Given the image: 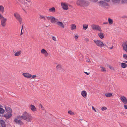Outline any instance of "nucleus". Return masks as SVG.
<instances>
[{"instance_id":"45","label":"nucleus","mask_w":127,"mask_h":127,"mask_svg":"<svg viewBox=\"0 0 127 127\" xmlns=\"http://www.w3.org/2000/svg\"><path fill=\"white\" fill-rule=\"evenodd\" d=\"M124 107L125 109H127V105H124Z\"/></svg>"},{"instance_id":"34","label":"nucleus","mask_w":127,"mask_h":127,"mask_svg":"<svg viewBox=\"0 0 127 127\" xmlns=\"http://www.w3.org/2000/svg\"><path fill=\"white\" fill-rule=\"evenodd\" d=\"M100 68H101V70L103 71H106V69L105 68L103 67L102 66H100Z\"/></svg>"},{"instance_id":"1","label":"nucleus","mask_w":127,"mask_h":127,"mask_svg":"<svg viewBox=\"0 0 127 127\" xmlns=\"http://www.w3.org/2000/svg\"><path fill=\"white\" fill-rule=\"evenodd\" d=\"M19 118H22L23 119L29 122L31 121L32 118V117L31 114L26 112H24L22 116H18L17 117V118L18 119Z\"/></svg>"},{"instance_id":"16","label":"nucleus","mask_w":127,"mask_h":127,"mask_svg":"<svg viewBox=\"0 0 127 127\" xmlns=\"http://www.w3.org/2000/svg\"><path fill=\"white\" fill-rule=\"evenodd\" d=\"M87 93L85 91H83L81 92V95L84 98H86L87 97Z\"/></svg>"},{"instance_id":"28","label":"nucleus","mask_w":127,"mask_h":127,"mask_svg":"<svg viewBox=\"0 0 127 127\" xmlns=\"http://www.w3.org/2000/svg\"><path fill=\"white\" fill-rule=\"evenodd\" d=\"M112 95V94L110 93H107L105 94V96L107 97H110Z\"/></svg>"},{"instance_id":"18","label":"nucleus","mask_w":127,"mask_h":127,"mask_svg":"<svg viewBox=\"0 0 127 127\" xmlns=\"http://www.w3.org/2000/svg\"><path fill=\"white\" fill-rule=\"evenodd\" d=\"M30 108L32 111H35L36 110V109L34 105L32 104L30 106Z\"/></svg>"},{"instance_id":"44","label":"nucleus","mask_w":127,"mask_h":127,"mask_svg":"<svg viewBox=\"0 0 127 127\" xmlns=\"http://www.w3.org/2000/svg\"><path fill=\"white\" fill-rule=\"evenodd\" d=\"M91 0L94 2H96L98 1V0Z\"/></svg>"},{"instance_id":"30","label":"nucleus","mask_w":127,"mask_h":127,"mask_svg":"<svg viewBox=\"0 0 127 127\" xmlns=\"http://www.w3.org/2000/svg\"><path fill=\"white\" fill-rule=\"evenodd\" d=\"M108 22L109 24L110 25L112 24L113 23V21L112 19H111L110 18H108Z\"/></svg>"},{"instance_id":"48","label":"nucleus","mask_w":127,"mask_h":127,"mask_svg":"<svg viewBox=\"0 0 127 127\" xmlns=\"http://www.w3.org/2000/svg\"><path fill=\"white\" fill-rule=\"evenodd\" d=\"M41 108L43 110H44V108L43 106L41 107Z\"/></svg>"},{"instance_id":"42","label":"nucleus","mask_w":127,"mask_h":127,"mask_svg":"<svg viewBox=\"0 0 127 127\" xmlns=\"http://www.w3.org/2000/svg\"><path fill=\"white\" fill-rule=\"evenodd\" d=\"M32 78H33L36 77V76L35 75H33L32 76Z\"/></svg>"},{"instance_id":"5","label":"nucleus","mask_w":127,"mask_h":127,"mask_svg":"<svg viewBox=\"0 0 127 127\" xmlns=\"http://www.w3.org/2000/svg\"><path fill=\"white\" fill-rule=\"evenodd\" d=\"M14 15L16 19L19 21L21 24L22 23V19L20 15L18 13L16 12L14 13Z\"/></svg>"},{"instance_id":"27","label":"nucleus","mask_w":127,"mask_h":127,"mask_svg":"<svg viewBox=\"0 0 127 127\" xmlns=\"http://www.w3.org/2000/svg\"><path fill=\"white\" fill-rule=\"evenodd\" d=\"M2 106L1 105H0V113L3 114L4 112V110L3 108H1Z\"/></svg>"},{"instance_id":"10","label":"nucleus","mask_w":127,"mask_h":127,"mask_svg":"<svg viewBox=\"0 0 127 127\" xmlns=\"http://www.w3.org/2000/svg\"><path fill=\"white\" fill-rule=\"evenodd\" d=\"M41 53L44 55V56L46 57H47L49 55V54L47 53V52L45 49H42L41 51Z\"/></svg>"},{"instance_id":"31","label":"nucleus","mask_w":127,"mask_h":127,"mask_svg":"<svg viewBox=\"0 0 127 127\" xmlns=\"http://www.w3.org/2000/svg\"><path fill=\"white\" fill-rule=\"evenodd\" d=\"M68 114H70L71 115H74V113L71 110L68 111Z\"/></svg>"},{"instance_id":"47","label":"nucleus","mask_w":127,"mask_h":127,"mask_svg":"<svg viewBox=\"0 0 127 127\" xmlns=\"http://www.w3.org/2000/svg\"><path fill=\"white\" fill-rule=\"evenodd\" d=\"M85 73H86V74H87V75H88L90 73H88L87 72H85Z\"/></svg>"},{"instance_id":"51","label":"nucleus","mask_w":127,"mask_h":127,"mask_svg":"<svg viewBox=\"0 0 127 127\" xmlns=\"http://www.w3.org/2000/svg\"><path fill=\"white\" fill-rule=\"evenodd\" d=\"M113 46H112L111 47H110L109 48L110 49H112L113 48Z\"/></svg>"},{"instance_id":"52","label":"nucleus","mask_w":127,"mask_h":127,"mask_svg":"<svg viewBox=\"0 0 127 127\" xmlns=\"http://www.w3.org/2000/svg\"><path fill=\"white\" fill-rule=\"evenodd\" d=\"M23 26H22V28H21V31H22V30H23Z\"/></svg>"},{"instance_id":"49","label":"nucleus","mask_w":127,"mask_h":127,"mask_svg":"<svg viewBox=\"0 0 127 127\" xmlns=\"http://www.w3.org/2000/svg\"><path fill=\"white\" fill-rule=\"evenodd\" d=\"M22 31H21L20 35H22L23 34V32H22Z\"/></svg>"},{"instance_id":"41","label":"nucleus","mask_w":127,"mask_h":127,"mask_svg":"<svg viewBox=\"0 0 127 127\" xmlns=\"http://www.w3.org/2000/svg\"><path fill=\"white\" fill-rule=\"evenodd\" d=\"M74 37L75 39H78V36L77 35H75L74 36Z\"/></svg>"},{"instance_id":"46","label":"nucleus","mask_w":127,"mask_h":127,"mask_svg":"<svg viewBox=\"0 0 127 127\" xmlns=\"http://www.w3.org/2000/svg\"><path fill=\"white\" fill-rule=\"evenodd\" d=\"M103 24H108V23L107 22H103Z\"/></svg>"},{"instance_id":"29","label":"nucleus","mask_w":127,"mask_h":127,"mask_svg":"<svg viewBox=\"0 0 127 127\" xmlns=\"http://www.w3.org/2000/svg\"><path fill=\"white\" fill-rule=\"evenodd\" d=\"M99 37L101 39H102L104 37L103 34L102 33H100L98 34Z\"/></svg>"},{"instance_id":"13","label":"nucleus","mask_w":127,"mask_h":127,"mask_svg":"<svg viewBox=\"0 0 127 127\" xmlns=\"http://www.w3.org/2000/svg\"><path fill=\"white\" fill-rule=\"evenodd\" d=\"M120 99L121 101L124 104H126L127 103V99L124 96H121L120 97Z\"/></svg>"},{"instance_id":"20","label":"nucleus","mask_w":127,"mask_h":127,"mask_svg":"<svg viewBox=\"0 0 127 127\" xmlns=\"http://www.w3.org/2000/svg\"><path fill=\"white\" fill-rule=\"evenodd\" d=\"M56 68L58 71H60L61 70L62 68L61 65L60 64H58Z\"/></svg>"},{"instance_id":"55","label":"nucleus","mask_w":127,"mask_h":127,"mask_svg":"<svg viewBox=\"0 0 127 127\" xmlns=\"http://www.w3.org/2000/svg\"><path fill=\"white\" fill-rule=\"evenodd\" d=\"M121 114H123V113H122V112H121Z\"/></svg>"},{"instance_id":"9","label":"nucleus","mask_w":127,"mask_h":127,"mask_svg":"<svg viewBox=\"0 0 127 127\" xmlns=\"http://www.w3.org/2000/svg\"><path fill=\"white\" fill-rule=\"evenodd\" d=\"M123 50L126 52L127 51V41H124L122 45Z\"/></svg>"},{"instance_id":"50","label":"nucleus","mask_w":127,"mask_h":127,"mask_svg":"<svg viewBox=\"0 0 127 127\" xmlns=\"http://www.w3.org/2000/svg\"><path fill=\"white\" fill-rule=\"evenodd\" d=\"M42 105L41 104H39V106H40V107H42Z\"/></svg>"},{"instance_id":"3","label":"nucleus","mask_w":127,"mask_h":127,"mask_svg":"<svg viewBox=\"0 0 127 127\" xmlns=\"http://www.w3.org/2000/svg\"><path fill=\"white\" fill-rule=\"evenodd\" d=\"M0 19L1 20V25L2 27H5L6 25L5 22L7 19L6 18H4L1 13H0Z\"/></svg>"},{"instance_id":"33","label":"nucleus","mask_w":127,"mask_h":127,"mask_svg":"<svg viewBox=\"0 0 127 127\" xmlns=\"http://www.w3.org/2000/svg\"><path fill=\"white\" fill-rule=\"evenodd\" d=\"M83 29L86 30L88 28V25H83Z\"/></svg>"},{"instance_id":"36","label":"nucleus","mask_w":127,"mask_h":127,"mask_svg":"<svg viewBox=\"0 0 127 127\" xmlns=\"http://www.w3.org/2000/svg\"><path fill=\"white\" fill-rule=\"evenodd\" d=\"M123 57L126 60H127V55L124 54L123 55Z\"/></svg>"},{"instance_id":"32","label":"nucleus","mask_w":127,"mask_h":127,"mask_svg":"<svg viewBox=\"0 0 127 127\" xmlns=\"http://www.w3.org/2000/svg\"><path fill=\"white\" fill-rule=\"evenodd\" d=\"M120 0H112L113 2L114 3H119Z\"/></svg>"},{"instance_id":"2","label":"nucleus","mask_w":127,"mask_h":127,"mask_svg":"<svg viewBox=\"0 0 127 127\" xmlns=\"http://www.w3.org/2000/svg\"><path fill=\"white\" fill-rule=\"evenodd\" d=\"M77 4L78 5L86 7L89 5V3L88 1L84 0H78Z\"/></svg>"},{"instance_id":"24","label":"nucleus","mask_w":127,"mask_h":127,"mask_svg":"<svg viewBox=\"0 0 127 127\" xmlns=\"http://www.w3.org/2000/svg\"><path fill=\"white\" fill-rule=\"evenodd\" d=\"M22 52L21 51H19L18 52H16L14 54V56H19L21 54Z\"/></svg>"},{"instance_id":"38","label":"nucleus","mask_w":127,"mask_h":127,"mask_svg":"<svg viewBox=\"0 0 127 127\" xmlns=\"http://www.w3.org/2000/svg\"><path fill=\"white\" fill-rule=\"evenodd\" d=\"M101 110L102 111H103L104 110H105L107 109V108L105 106H104L101 108Z\"/></svg>"},{"instance_id":"21","label":"nucleus","mask_w":127,"mask_h":127,"mask_svg":"<svg viewBox=\"0 0 127 127\" xmlns=\"http://www.w3.org/2000/svg\"><path fill=\"white\" fill-rule=\"evenodd\" d=\"M76 26L75 24H72L71 25V29L72 30H75L76 29Z\"/></svg>"},{"instance_id":"6","label":"nucleus","mask_w":127,"mask_h":127,"mask_svg":"<svg viewBox=\"0 0 127 127\" xmlns=\"http://www.w3.org/2000/svg\"><path fill=\"white\" fill-rule=\"evenodd\" d=\"M91 27L94 30H95L100 32H101L102 31L100 27L97 25L94 24H92L91 25Z\"/></svg>"},{"instance_id":"43","label":"nucleus","mask_w":127,"mask_h":127,"mask_svg":"<svg viewBox=\"0 0 127 127\" xmlns=\"http://www.w3.org/2000/svg\"><path fill=\"white\" fill-rule=\"evenodd\" d=\"M92 109L93 110H94L95 112H96V111L95 110V108L93 106L92 107Z\"/></svg>"},{"instance_id":"11","label":"nucleus","mask_w":127,"mask_h":127,"mask_svg":"<svg viewBox=\"0 0 127 127\" xmlns=\"http://www.w3.org/2000/svg\"><path fill=\"white\" fill-rule=\"evenodd\" d=\"M21 118H19L18 119L17 118V119H14V121L15 123L16 124H18L19 125H21L22 124V123L21 121V120H20V119Z\"/></svg>"},{"instance_id":"4","label":"nucleus","mask_w":127,"mask_h":127,"mask_svg":"<svg viewBox=\"0 0 127 127\" xmlns=\"http://www.w3.org/2000/svg\"><path fill=\"white\" fill-rule=\"evenodd\" d=\"M46 18L48 20H50V22L52 23L56 24L58 20L53 16H48Z\"/></svg>"},{"instance_id":"53","label":"nucleus","mask_w":127,"mask_h":127,"mask_svg":"<svg viewBox=\"0 0 127 127\" xmlns=\"http://www.w3.org/2000/svg\"><path fill=\"white\" fill-rule=\"evenodd\" d=\"M103 46H104L105 47L107 46L106 45V44H104Z\"/></svg>"},{"instance_id":"37","label":"nucleus","mask_w":127,"mask_h":127,"mask_svg":"<svg viewBox=\"0 0 127 127\" xmlns=\"http://www.w3.org/2000/svg\"><path fill=\"white\" fill-rule=\"evenodd\" d=\"M40 18L41 19H43L44 20L46 19L45 17L43 15H41L40 16Z\"/></svg>"},{"instance_id":"26","label":"nucleus","mask_w":127,"mask_h":127,"mask_svg":"<svg viewBox=\"0 0 127 127\" xmlns=\"http://www.w3.org/2000/svg\"><path fill=\"white\" fill-rule=\"evenodd\" d=\"M49 12H55V8L54 7H52V8L49 9Z\"/></svg>"},{"instance_id":"19","label":"nucleus","mask_w":127,"mask_h":127,"mask_svg":"<svg viewBox=\"0 0 127 127\" xmlns=\"http://www.w3.org/2000/svg\"><path fill=\"white\" fill-rule=\"evenodd\" d=\"M0 124L2 127H5L6 125L5 124V122L4 120H1L0 122Z\"/></svg>"},{"instance_id":"39","label":"nucleus","mask_w":127,"mask_h":127,"mask_svg":"<svg viewBox=\"0 0 127 127\" xmlns=\"http://www.w3.org/2000/svg\"><path fill=\"white\" fill-rule=\"evenodd\" d=\"M86 61L88 62H90V60L88 58H86Z\"/></svg>"},{"instance_id":"23","label":"nucleus","mask_w":127,"mask_h":127,"mask_svg":"<svg viewBox=\"0 0 127 127\" xmlns=\"http://www.w3.org/2000/svg\"><path fill=\"white\" fill-rule=\"evenodd\" d=\"M4 11V9L2 5H0V12L2 13H3Z\"/></svg>"},{"instance_id":"17","label":"nucleus","mask_w":127,"mask_h":127,"mask_svg":"<svg viewBox=\"0 0 127 127\" xmlns=\"http://www.w3.org/2000/svg\"><path fill=\"white\" fill-rule=\"evenodd\" d=\"M5 109L6 111L8 113H11L12 112L11 109L8 107H5Z\"/></svg>"},{"instance_id":"8","label":"nucleus","mask_w":127,"mask_h":127,"mask_svg":"<svg viewBox=\"0 0 127 127\" xmlns=\"http://www.w3.org/2000/svg\"><path fill=\"white\" fill-rule=\"evenodd\" d=\"M98 3L99 6L102 7H105L108 6V4L107 3L102 1L99 2Z\"/></svg>"},{"instance_id":"14","label":"nucleus","mask_w":127,"mask_h":127,"mask_svg":"<svg viewBox=\"0 0 127 127\" xmlns=\"http://www.w3.org/2000/svg\"><path fill=\"white\" fill-rule=\"evenodd\" d=\"M22 75L26 78H29L32 76V75L28 73H24Z\"/></svg>"},{"instance_id":"15","label":"nucleus","mask_w":127,"mask_h":127,"mask_svg":"<svg viewBox=\"0 0 127 127\" xmlns=\"http://www.w3.org/2000/svg\"><path fill=\"white\" fill-rule=\"evenodd\" d=\"M61 6L64 10H67L68 8V7L67 5L64 3H61Z\"/></svg>"},{"instance_id":"40","label":"nucleus","mask_w":127,"mask_h":127,"mask_svg":"<svg viewBox=\"0 0 127 127\" xmlns=\"http://www.w3.org/2000/svg\"><path fill=\"white\" fill-rule=\"evenodd\" d=\"M108 67L111 69H112L113 68V67L110 65H109L108 66Z\"/></svg>"},{"instance_id":"35","label":"nucleus","mask_w":127,"mask_h":127,"mask_svg":"<svg viewBox=\"0 0 127 127\" xmlns=\"http://www.w3.org/2000/svg\"><path fill=\"white\" fill-rule=\"evenodd\" d=\"M52 39L55 41H57L56 40V37L54 36H53L51 37Z\"/></svg>"},{"instance_id":"57","label":"nucleus","mask_w":127,"mask_h":127,"mask_svg":"<svg viewBox=\"0 0 127 127\" xmlns=\"http://www.w3.org/2000/svg\"><path fill=\"white\" fill-rule=\"evenodd\" d=\"M87 41H88V40H87Z\"/></svg>"},{"instance_id":"12","label":"nucleus","mask_w":127,"mask_h":127,"mask_svg":"<svg viewBox=\"0 0 127 127\" xmlns=\"http://www.w3.org/2000/svg\"><path fill=\"white\" fill-rule=\"evenodd\" d=\"M56 24L58 26H60L61 27L64 28V26L63 23L61 22H60L58 20Z\"/></svg>"},{"instance_id":"7","label":"nucleus","mask_w":127,"mask_h":127,"mask_svg":"<svg viewBox=\"0 0 127 127\" xmlns=\"http://www.w3.org/2000/svg\"><path fill=\"white\" fill-rule=\"evenodd\" d=\"M94 42L95 44L99 47H101L103 46V43L100 40H94Z\"/></svg>"},{"instance_id":"54","label":"nucleus","mask_w":127,"mask_h":127,"mask_svg":"<svg viewBox=\"0 0 127 127\" xmlns=\"http://www.w3.org/2000/svg\"><path fill=\"white\" fill-rule=\"evenodd\" d=\"M125 62V63H127V61H125V62Z\"/></svg>"},{"instance_id":"56","label":"nucleus","mask_w":127,"mask_h":127,"mask_svg":"<svg viewBox=\"0 0 127 127\" xmlns=\"http://www.w3.org/2000/svg\"><path fill=\"white\" fill-rule=\"evenodd\" d=\"M29 6V5H28V6H27V7Z\"/></svg>"},{"instance_id":"25","label":"nucleus","mask_w":127,"mask_h":127,"mask_svg":"<svg viewBox=\"0 0 127 127\" xmlns=\"http://www.w3.org/2000/svg\"><path fill=\"white\" fill-rule=\"evenodd\" d=\"M127 64L124 63H121V66L123 68H125L127 67Z\"/></svg>"},{"instance_id":"22","label":"nucleus","mask_w":127,"mask_h":127,"mask_svg":"<svg viewBox=\"0 0 127 127\" xmlns=\"http://www.w3.org/2000/svg\"><path fill=\"white\" fill-rule=\"evenodd\" d=\"M11 114V113H10L9 114H6L4 115V117L6 118V119H8L12 116Z\"/></svg>"}]
</instances>
